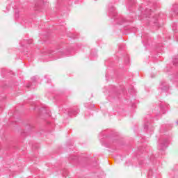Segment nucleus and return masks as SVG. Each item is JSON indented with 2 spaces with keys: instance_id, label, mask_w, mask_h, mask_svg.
<instances>
[{
  "instance_id": "obj_1",
  "label": "nucleus",
  "mask_w": 178,
  "mask_h": 178,
  "mask_svg": "<svg viewBox=\"0 0 178 178\" xmlns=\"http://www.w3.org/2000/svg\"><path fill=\"white\" fill-rule=\"evenodd\" d=\"M159 149H165L166 148V142L165 143H161L159 145Z\"/></svg>"
},
{
  "instance_id": "obj_2",
  "label": "nucleus",
  "mask_w": 178,
  "mask_h": 178,
  "mask_svg": "<svg viewBox=\"0 0 178 178\" xmlns=\"http://www.w3.org/2000/svg\"><path fill=\"white\" fill-rule=\"evenodd\" d=\"M152 22L153 23H154L155 24H158V19H153V20H152Z\"/></svg>"
},
{
  "instance_id": "obj_3",
  "label": "nucleus",
  "mask_w": 178,
  "mask_h": 178,
  "mask_svg": "<svg viewBox=\"0 0 178 178\" xmlns=\"http://www.w3.org/2000/svg\"><path fill=\"white\" fill-rule=\"evenodd\" d=\"M31 80H32L33 81H35L37 80V77L33 76V77L31 78Z\"/></svg>"
},
{
  "instance_id": "obj_4",
  "label": "nucleus",
  "mask_w": 178,
  "mask_h": 178,
  "mask_svg": "<svg viewBox=\"0 0 178 178\" xmlns=\"http://www.w3.org/2000/svg\"><path fill=\"white\" fill-rule=\"evenodd\" d=\"M31 84H30V83H29L28 85H27V87L29 88V87H31Z\"/></svg>"
},
{
  "instance_id": "obj_5",
  "label": "nucleus",
  "mask_w": 178,
  "mask_h": 178,
  "mask_svg": "<svg viewBox=\"0 0 178 178\" xmlns=\"http://www.w3.org/2000/svg\"><path fill=\"white\" fill-rule=\"evenodd\" d=\"M32 42H33L32 40H29V44H31Z\"/></svg>"
},
{
  "instance_id": "obj_6",
  "label": "nucleus",
  "mask_w": 178,
  "mask_h": 178,
  "mask_svg": "<svg viewBox=\"0 0 178 178\" xmlns=\"http://www.w3.org/2000/svg\"><path fill=\"white\" fill-rule=\"evenodd\" d=\"M116 13V12H114V16H115V14Z\"/></svg>"
}]
</instances>
